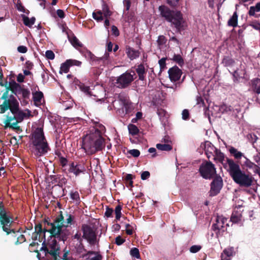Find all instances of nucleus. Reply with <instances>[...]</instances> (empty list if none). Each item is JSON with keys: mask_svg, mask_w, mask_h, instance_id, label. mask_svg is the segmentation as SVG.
Masks as SVG:
<instances>
[{"mask_svg": "<svg viewBox=\"0 0 260 260\" xmlns=\"http://www.w3.org/2000/svg\"><path fill=\"white\" fill-rule=\"evenodd\" d=\"M125 228V231L127 235H132L133 234V228L129 224H126Z\"/></svg>", "mask_w": 260, "mask_h": 260, "instance_id": "nucleus-54", "label": "nucleus"}, {"mask_svg": "<svg viewBox=\"0 0 260 260\" xmlns=\"http://www.w3.org/2000/svg\"><path fill=\"white\" fill-rule=\"evenodd\" d=\"M60 224L61 225L53 223V222L52 223H50V225L51 224V227L49 231L50 234L49 238L55 239L57 238L59 241L64 242L68 239L70 232L67 229H62L63 228H64L62 221Z\"/></svg>", "mask_w": 260, "mask_h": 260, "instance_id": "nucleus-8", "label": "nucleus"}, {"mask_svg": "<svg viewBox=\"0 0 260 260\" xmlns=\"http://www.w3.org/2000/svg\"><path fill=\"white\" fill-rule=\"evenodd\" d=\"M254 161L257 163V165H260V153L254 155L253 157Z\"/></svg>", "mask_w": 260, "mask_h": 260, "instance_id": "nucleus-64", "label": "nucleus"}, {"mask_svg": "<svg viewBox=\"0 0 260 260\" xmlns=\"http://www.w3.org/2000/svg\"><path fill=\"white\" fill-rule=\"evenodd\" d=\"M228 25L235 27L238 25V15L236 12H234L232 17L229 20Z\"/></svg>", "mask_w": 260, "mask_h": 260, "instance_id": "nucleus-30", "label": "nucleus"}, {"mask_svg": "<svg viewBox=\"0 0 260 260\" xmlns=\"http://www.w3.org/2000/svg\"><path fill=\"white\" fill-rule=\"evenodd\" d=\"M133 175L130 174H126L124 178L125 185L127 187H133Z\"/></svg>", "mask_w": 260, "mask_h": 260, "instance_id": "nucleus-37", "label": "nucleus"}, {"mask_svg": "<svg viewBox=\"0 0 260 260\" xmlns=\"http://www.w3.org/2000/svg\"><path fill=\"white\" fill-rule=\"evenodd\" d=\"M73 239H76L78 240V243L83 242V238L82 236H81V234L79 233V232H77L73 236Z\"/></svg>", "mask_w": 260, "mask_h": 260, "instance_id": "nucleus-58", "label": "nucleus"}, {"mask_svg": "<svg viewBox=\"0 0 260 260\" xmlns=\"http://www.w3.org/2000/svg\"><path fill=\"white\" fill-rule=\"evenodd\" d=\"M17 9L19 11L25 13L26 14L29 13V11L25 9V8L22 5V3L20 2L17 3Z\"/></svg>", "mask_w": 260, "mask_h": 260, "instance_id": "nucleus-51", "label": "nucleus"}, {"mask_svg": "<svg viewBox=\"0 0 260 260\" xmlns=\"http://www.w3.org/2000/svg\"><path fill=\"white\" fill-rule=\"evenodd\" d=\"M111 31L112 35L115 37H118L119 35V31L117 27L115 25H112L111 27Z\"/></svg>", "mask_w": 260, "mask_h": 260, "instance_id": "nucleus-62", "label": "nucleus"}, {"mask_svg": "<svg viewBox=\"0 0 260 260\" xmlns=\"http://www.w3.org/2000/svg\"><path fill=\"white\" fill-rule=\"evenodd\" d=\"M92 17L93 19L98 21H102L104 19L103 16V12L100 10L97 11L96 12H93Z\"/></svg>", "mask_w": 260, "mask_h": 260, "instance_id": "nucleus-43", "label": "nucleus"}, {"mask_svg": "<svg viewBox=\"0 0 260 260\" xmlns=\"http://www.w3.org/2000/svg\"><path fill=\"white\" fill-rule=\"evenodd\" d=\"M45 55L46 58L49 59H53L55 57L54 53L52 50L46 51Z\"/></svg>", "mask_w": 260, "mask_h": 260, "instance_id": "nucleus-60", "label": "nucleus"}, {"mask_svg": "<svg viewBox=\"0 0 260 260\" xmlns=\"http://www.w3.org/2000/svg\"><path fill=\"white\" fill-rule=\"evenodd\" d=\"M70 198L72 200L78 202V203H80V198L79 196V193L78 191H72L70 193Z\"/></svg>", "mask_w": 260, "mask_h": 260, "instance_id": "nucleus-46", "label": "nucleus"}, {"mask_svg": "<svg viewBox=\"0 0 260 260\" xmlns=\"http://www.w3.org/2000/svg\"><path fill=\"white\" fill-rule=\"evenodd\" d=\"M74 219V216L71 214L66 212L64 214H63L62 212L60 211H59V214L53 219L52 222H53V223H57L59 225H61L60 223L62 221L63 226L67 228L69 226V224L71 225L73 224Z\"/></svg>", "mask_w": 260, "mask_h": 260, "instance_id": "nucleus-12", "label": "nucleus"}, {"mask_svg": "<svg viewBox=\"0 0 260 260\" xmlns=\"http://www.w3.org/2000/svg\"><path fill=\"white\" fill-rule=\"evenodd\" d=\"M203 98L198 96L197 98V104H202L204 107V114L205 117H208L209 122L211 123L210 117V105L211 103L210 96V87L206 86L203 89Z\"/></svg>", "mask_w": 260, "mask_h": 260, "instance_id": "nucleus-9", "label": "nucleus"}, {"mask_svg": "<svg viewBox=\"0 0 260 260\" xmlns=\"http://www.w3.org/2000/svg\"><path fill=\"white\" fill-rule=\"evenodd\" d=\"M182 117L183 120H186L189 118V113L188 110L184 109L182 112Z\"/></svg>", "mask_w": 260, "mask_h": 260, "instance_id": "nucleus-57", "label": "nucleus"}, {"mask_svg": "<svg viewBox=\"0 0 260 260\" xmlns=\"http://www.w3.org/2000/svg\"><path fill=\"white\" fill-rule=\"evenodd\" d=\"M156 147L159 150L166 151H170L173 148L170 144H157Z\"/></svg>", "mask_w": 260, "mask_h": 260, "instance_id": "nucleus-33", "label": "nucleus"}, {"mask_svg": "<svg viewBox=\"0 0 260 260\" xmlns=\"http://www.w3.org/2000/svg\"><path fill=\"white\" fill-rule=\"evenodd\" d=\"M102 11L104 16L106 18L112 15V12L110 11L108 5L105 3H104L102 6Z\"/></svg>", "mask_w": 260, "mask_h": 260, "instance_id": "nucleus-40", "label": "nucleus"}, {"mask_svg": "<svg viewBox=\"0 0 260 260\" xmlns=\"http://www.w3.org/2000/svg\"><path fill=\"white\" fill-rule=\"evenodd\" d=\"M138 68L136 69L137 73L139 76V78L141 80H143L145 78L146 74L145 69L144 66H138Z\"/></svg>", "mask_w": 260, "mask_h": 260, "instance_id": "nucleus-35", "label": "nucleus"}, {"mask_svg": "<svg viewBox=\"0 0 260 260\" xmlns=\"http://www.w3.org/2000/svg\"><path fill=\"white\" fill-rule=\"evenodd\" d=\"M127 153H129L132 156H133L134 157H138L140 155V152L138 149H131L128 151H127Z\"/></svg>", "mask_w": 260, "mask_h": 260, "instance_id": "nucleus-49", "label": "nucleus"}, {"mask_svg": "<svg viewBox=\"0 0 260 260\" xmlns=\"http://www.w3.org/2000/svg\"><path fill=\"white\" fill-rule=\"evenodd\" d=\"M131 73L126 72L118 77L115 82V85L119 88H125L128 87L134 80V76L135 73L133 72Z\"/></svg>", "mask_w": 260, "mask_h": 260, "instance_id": "nucleus-11", "label": "nucleus"}, {"mask_svg": "<svg viewBox=\"0 0 260 260\" xmlns=\"http://www.w3.org/2000/svg\"><path fill=\"white\" fill-rule=\"evenodd\" d=\"M33 100L35 103H39L41 102L43 97V94L41 91H36L32 93Z\"/></svg>", "mask_w": 260, "mask_h": 260, "instance_id": "nucleus-36", "label": "nucleus"}, {"mask_svg": "<svg viewBox=\"0 0 260 260\" xmlns=\"http://www.w3.org/2000/svg\"><path fill=\"white\" fill-rule=\"evenodd\" d=\"M123 5L125 7L126 11H128L131 6V2L130 0H123Z\"/></svg>", "mask_w": 260, "mask_h": 260, "instance_id": "nucleus-63", "label": "nucleus"}, {"mask_svg": "<svg viewBox=\"0 0 260 260\" xmlns=\"http://www.w3.org/2000/svg\"><path fill=\"white\" fill-rule=\"evenodd\" d=\"M37 253V257L39 260H59L61 254L60 246L56 239L49 238L47 241L42 242L40 250H33Z\"/></svg>", "mask_w": 260, "mask_h": 260, "instance_id": "nucleus-2", "label": "nucleus"}, {"mask_svg": "<svg viewBox=\"0 0 260 260\" xmlns=\"http://www.w3.org/2000/svg\"><path fill=\"white\" fill-rule=\"evenodd\" d=\"M32 146L34 154L37 157L46 154L50 150L47 141L40 143L38 142L36 144H32Z\"/></svg>", "mask_w": 260, "mask_h": 260, "instance_id": "nucleus-14", "label": "nucleus"}, {"mask_svg": "<svg viewBox=\"0 0 260 260\" xmlns=\"http://www.w3.org/2000/svg\"><path fill=\"white\" fill-rule=\"evenodd\" d=\"M228 171L233 181L241 187H249L253 182L254 178L250 174L241 169L240 166L231 159H228Z\"/></svg>", "mask_w": 260, "mask_h": 260, "instance_id": "nucleus-3", "label": "nucleus"}, {"mask_svg": "<svg viewBox=\"0 0 260 260\" xmlns=\"http://www.w3.org/2000/svg\"><path fill=\"white\" fill-rule=\"evenodd\" d=\"M122 206L118 205L116 206L115 209V219L116 220H119L121 216Z\"/></svg>", "mask_w": 260, "mask_h": 260, "instance_id": "nucleus-44", "label": "nucleus"}, {"mask_svg": "<svg viewBox=\"0 0 260 260\" xmlns=\"http://www.w3.org/2000/svg\"><path fill=\"white\" fill-rule=\"evenodd\" d=\"M75 249L76 252L78 254H81L83 252H86V249L84 248L83 242L78 243L75 246Z\"/></svg>", "mask_w": 260, "mask_h": 260, "instance_id": "nucleus-42", "label": "nucleus"}, {"mask_svg": "<svg viewBox=\"0 0 260 260\" xmlns=\"http://www.w3.org/2000/svg\"><path fill=\"white\" fill-rule=\"evenodd\" d=\"M120 100L122 101L123 104V111H125V114H130L132 111L133 110V107L131 103L127 100H122L121 98H120Z\"/></svg>", "mask_w": 260, "mask_h": 260, "instance_id": "nucleus-27", "label": "nucleus"}, {"mask_svg": "<svg viewBox=\"0 0 260 260\" xmlns=\"http://www.w3.org/2000/svg\"><path fill=\"white\" fill-rule=\"evenodd\" d=\"M104 142L105 139L102 136L90 133L83 139L82 148L87 154H93L103 150Z\"/></svg>", "mask_w": 260, "mask_h": 260, "instance_id": "nucleus-5", "label": "nucleus"}, {"mask_svg": "<svg viewBox=\"0 0 260 260\" xmlns=\"http://www.w3.org/2000/svg\"><path fill=\"white\" fill-rule=\"evenodd\" d=\"M243 210H234L231 215V220L234 223H238L242 219V212Z\"/></svg>", "mask_w": 260, "mask_h": 260, "instance_id": "nucleus-26", "label": "nucleus"}, {"mask_svg": "<svg viewBox=\"0 0 260 260\" xmlns=\"http://www.w3.org/2000/svg\"><path fill=\"white\" fill-rule=\"evenodd\" d=\"M167 42V39L164 36H159L158 37L157 43L159 46H162L165 44Z\"/></svg>", "mask_w": 260, "mask_h": 260, "instance_id": "nucleus-50", "label": "nucleus"}, {"mask_svg": "<svg viewBox=\"0 0 260 260\" xmlns=\"http://www.w3.org/2000/svg\"><path fill=\"white\" fill-rule=\"evenodd\" d=\"M130 254L132 256L135 258H140V257L139 250L137 248L134 247L132 248L130 250Z\"/></svg>", "mask_w": 260, "mask_h": 260, "instance_id": "nucleus-47", "label": "nucleus"}, {"mask_svg": "<svg viewBox=\"0 0 260 260\" xmlns=\"http://www.w3.org/2000/svg\"><path fill=\"white\" fill-rule=\"evenodd\" d=\"M26 241L25 237L23 235H20L17 239L16 241L15 242V245H18L19 244L22 243Z\"/></svg>", "mask_w": 260, "mask_h": 260, "instance_id": "nucleus-55", "label": "nucleus"}, {"mask_svg": "<svg viewBox=\"0 0 260 260\" xmlns=\"http://www.w3.org/2000/svg\"><path fill=\"white\" fill-rule=\"evenodd\" d=\"M113 213V209L110 208L108 206H106V211L105 212V216L108 218L111 217L112 216Z\"/></svg>", "mask_w": 260, "mask_h": 260, "instance_id": "nucleus-53", "label": "nucleus"}, {"mask_svg": "<svg viewBox=\"0 0 260 260\" xmlns=\"http://www.w3.org/2000/svg\"><path fill=\"white\" fill-rule=\"evenodd\" d=\"M167 113V112L161 109V108H158L157 110V114L159 117L160 118H161L166 116V114Z\"/></svg>", "mask_w": 260, "mask_h": 260, "instance_id": "nucleus-59", "label": "nucleus"}, {"mask_svg": "<svg viewBox=\"0 0 260 260\" xmlns=\"http://www.w3.org/2000/svg\"><path fill=\"white\" fill-rule=\"evenodd\" d=\"M30 140L32 144L47 141L44 134L43 128H36L31 134Z\"/></svg>", "mask_w": 260, "mask_h": 260, "instance_id": "nucleus-16", "label": "nucleus"}, {"mask_svg": "<svg viewBox=\"0 0 260 260\" xmlns=\"http://www.w3.org/2000/svg\"><path fill=\"white\" fill-rule=\"evenodd\" d=\"M126 53L127 56L132 60L139 57L140 55V52L138 50H135L130 47L126 48Z\"/></svg>", "mask_w": 260, "mask_h": 260, "instance_id": "nucleus-25", "label": "nucleus"}, {"mask_svg": "<svg viewBox=\"0 0 260 260\" xmlns=\"http://www.w3.org/2000/svg\"><path fill=\"white\" fill-rule=\"evenodd\" d=\"M14 223L11 213L5 208L3 203L0 202V228L8 235L11 233L15 234L16 231L12 228Z\"/></svg>", "mask_w": 260, "mask_h": 260, "instance_id": "nucleus-6", "label": "nucleus"}, {"mask_svg": "<svg viewBox=\"0 0 260 260\" xmlns=\"http://www.w3.org/2000/svg\"><path fill=\"white\" fill-rule=\"evenodd\" d=\"M251 87L254 92L260 94V79L255 78L251 80Z\"/></svg>", "mask_w": 260, "mask_h": 260, "instance_id": "nucleus-28", "label": "nucleus"}, {"mask_svg": "<svg viewBox=\"0 0 260 260\" xmlns=\"http://www.w3.org/2000/svg\"><path fill=\"white\" fill-rule=\"evenodd\" d=\"M125 241V240L120 236H118L115 238V244L118 246L122 245Z\"/></svg>", "mask_w": 260, "mask_h": 260, "instance_id": "nucleus-56", "label": "nucleus"}, {"mask_svg": "<svg viewBox=\"0 0 260 260\" xmlns=\"http://www.w3.org/2000/svg\"><path fill=\"white\" fill-rule=\"evenodd\" d=\"M249 25L256 30H260V23L256 21L252 22Z\"/></svg>", "mask_w": 260, "mask_h": 260, "instance_id": "nucleus-61", "label": "nucleus"}, {"mask_svg": "<svg viewBox=\"0 0 260 260\" xmlns=\"http://www.w3.org/2000/svg\"><path fill=\"white\" fill-rule=\"evenodd\" d=\"M215 169L212 164V196L219 193L223 186V181L221 177L217 175H214Z\"/></svg>", "mask_w": 260, "mask_h": 260, "instance_id": "nucleus-13", "label": "nucleus"}, {"mask_svg": "<svg viewBox=\"0 0 260 260\" xmlns=\"http://www.w3.org/2000/svg\"><path fill=\"white\" fill-rule=\"evenodd\" d=\"M86 56L87 57L90 58V59L92 61L96 60L98 61L102 60V58L98 59L97 57L89 51H87Z\"/></svg>", "mask_w": 260, "mask_h": 260, "instance_id": "nucleus-48", "label": "nucleus"}, {"mask_svg": "<svg viewBox=\"0 0 260 260\" xmlns=\"http://www.w3.org/2000/svg\"><path fill=\"white\" fill-rule=\"evenodd\" d=\"M158 11L160 16L167 21L170 22L171 26L175 27L178 32L185 29L186 22L180 11L171 10L168 6L164 5L159 6Z\"/></svg>", "mask_w": 260, "mask_h": 260, "instance_id": "nucleus-4", "label": "nucleus"}, {"mask_svg": "<svg viewBox=\"0 0 260 260\" xmlns=\"http://www.w3.org/2000/svg\"><path fill=\"white\" fill-rule=\"evenodd\" d=\"M79 89L87 95H91L90 88L88 86H86L84 84L80 82L78 84Z\"/></svg>", "mask_w": 260, "mask_h": 260, "instance_id": "nucleus-41", "label": "nucleus"}, {"mask_svg": "<svg viewBox=\"0 0 260 260\" xmlns=\"http://www.w3.org/2000/svg\"><path fill=\"white\" fill-rule=\"evenodd\" d=\"M244 158L246 159L244 162V165L245 167L248 169H252L255 173L260 174V167L258 165L252 162L246 157L244 156Z\"/></svg>", "mask_w": 260, "mask_h": 260, "instance_id": "nucleus-23", "label": "nucleus"}, {"mask_svg": "<svg viewBox=\"0 0 260 260\" xmlns=\"http://www.w3.org/2000/svg\"><path fill=\"white\" fill-rule=\"evenodd\" d=\"M68 171L69 173H73L77 176L81 173H84L85 171V169L83 165L72 162L70 164Z\"/></svg>", "mask_w": 260, "mask_h": 260, "instance_id": "nucleus-20", "label": "nucleus"}, {"mask_svg": "<svg viewBox=\"0 0 260 260\" xmlns=\"http://www.w3.org/2000/svg\"><path fill=\"white\" fill-rule=\"evenodd\" d=\"M50 223H52V221L49 217L44 218L41 222L36 223L34 227L35 232L32 234L31 239L34 241L38 240L40 242L47 241L45 234L46 232L49 233L51 227Z\"/></svg>", "mask_w": 260, "mask_h": 260, "instance_id": "nucleus-7", "label": "nucleus"}, {"mask_svg": "<svg viewBox=\"0 0 260 260\" xmlns=\"http://www.w3.org/2000/svg\"><path fill=\"white\" fill-rule=\"evenodd\" d=\"M229 72L233 74V76L237 79L243 78L245 77V71L243 66H230Z\"/></svg>", "mask_w": 260, "mask_h": 260, "instance_id": "nucleus-19", "label": "nucleus"}, {"mask_svg": "<svg viewBox=\"0 0 260 260\" xmlns=\"http://www.w3.org/2000/svg\"><path fill=\"white\" fill-rule=\"evenodd\" d=\"M81 62L74 59H67L60 65H80Z\"/></svg>", "mask_w": 260, "mask_h": 260, "instance_id": "nucleus-45", "label": "nucleus"}, {"mask_svg": "<svg viewBox=\"0 0 260 260\" xmlns=\"http://www.w3.org/2000/svg\"><path fill=\"white\" fill-rule=\"evenodd\" d=\"M127 127L129 134L133 136L137 135L140 132L138 127L134 124H129Z\"/></svg>", "mask_w": 260, "mask_h": 260, "instance_id": "nucleus-34", "label": "nucleus"}, {"mask_svg": "<svg viewBox=\"0 0 260 260\" xmlns=\"http://www.w3.org/2000/svg\"><path fill=\"white\" fill-rule=\"evenodd\" d=\"M69 40L71 42V44L76 48H78L79 47H82L83 46V44L75 36H73L72 38H69Z\"/></svg>", "mask_w": 260, "mask_h": 260, "instance_id": "nucleus-31", "label": "nucleus"}, {"mask_svg": "<svg viewBox=\"0 0 260 260\" xmlns=\"http://www.w3.org/2000/svg\"><path fill=\"white\" fill-rule=\"evenodd\" d=\"M202 248L200 245H194L190 247L189 251L191 253H196L199 251Z\"/></svg>", "mask_w": 260, "mask_h": 260, "instance_id": "nucleus-52", "label": "nucleus"}, {"mask_svg": "<svg viewBox=\"0 0 260 260\" xmlns=\"http://www.w3.org/2000/svg\"><path fill=\"white\" fill-rule=\"evenodd\" d=\"M93 124L94 125L92 129L90 130V133L102 136V135L106 131L105 127L99 122H94Z\"/></svg>", "mask_w": 260, "mask_h": 260, "instance_id": "nucleus-21", "label": "nucleus"}, {"mask_svg": "<svg viewBox=\"0 0 260 260\" xmlns=\"http://www.w3.org/2000/svg\"><path fill=\"white\" fill-rule=\"evenodd\" d=\"M83 232L82 238L85 239L89 244L94 245L97 241L96 229L87 224H83L81 226Z\"/></svg>", "mask_w": 260, "mask_h": 260, "instance_id": "nucleus-10", "label": "nucleus"}, {"mask_svg": "<svg viewBox=\"0 0 260 260\" xmlns=\"http://www.w3.org/2000/svg\"><path fill=\"white\" fill-rule=\"evenodd\" d=\"M169 77L172 82H175L178 81L182 74L181 69L177 66H173L168 71Z\"/></svg>", "mask_w": 260, "mask_h": 260, "instance_id": "nucleus-18", "label": "nucleus"}, {"mask_svg": "<svg viewBox=\"0 0 260 260\" xmlns=\"http://www.w3.org/2000/svg\"><path fill=\"white\" fill-rule=\"evenodd\" d=\"M22 20L24 24L29 27H31L32 25L34 24L36 18L35 17H32L29 18L28 17L24 15H22Z\"/></svg>", "mask_w": 260, "mask_h": 260, "instance_id": "nucleus-29", "label": "nucleus"}, {"mask_svg": "<svg viewBox=\"0 0 260 260\" xmlns=\"http://www.w3.org/2000/svg\"><path fill=\"white\" fill-rule=\"evenodd\" d=\"M54 177L58 178V186L60 187H62L63 185L67 183V178L61 175H57V176H54Z\"/></svg>", "mask_w": 260, "mask_h": 260, "instance_id": "nucleus-38", "label": "nucleus"}, {"mask_svg": "<svg viewBox=\"0 0 260 260\" xmlns=\"http://www.w3.org/2000/svg\"><path fill=\"white\" fill-rule=\"evenodd\" d=\"M211 143L209 141H206L204 143L201 144L200 147L198 149V151L202 154L203 152H205L207 157L209 158L211 152L209 151V148L211 147Z\"/></svg>", "mask_w": 260, "mask_h": 260, "instance_id": "nucleus-22", "label": "nucleus"}, {"mask_svg": "<svg viewBox=\"0 0 260 260\" xmlns=\"http://www.w3.org/2000/svg\"><path fill=\"white\" fill-rule=\"evenodd\" d=\"M226 219L222 216H217L215 218V223L212 225L213 230L217 237L221 235L225 230V222Z\"/></svg>", "mask_w": 260, "mask_h": 260, "instance_id": "nucleus-15", "label": "nucleus"}, {"mask_svg": "<svg viewBox=\"0 0 260 260\" xmlns=\"http://www.w3.org/2000/svg\"><path fill=\"white\" fill-rule=\"evenodd\" d=\"M199 172L204 178L210 179L211 178V162L209 161L202 164Z\"/></svg>", "mask_w": 260, "mask_h": 260, "instance_id": "nucleus-17", "label": "nucleus"}, {"mask_svg": "<svg viewBox=\"0 0 260 260\" xmlns=\"http://www.w3.org/2000/svg\"><path fill=\"white\" fill-rule=\"evenodd\" d=\"M0 85L6 87V91L1 97L4 102L0 105V113H4L9 109L11 112L6 115L4 123L6 127L21 132L22 129L17 124L23 120L26 114L19 109V102L13 95H9V92L11 91L16 95L23 105L28 104L30 92L28 89L25 88L23 85L17 83L11 78H10L9 82L6 80L4 83L1 81Z\"/></svg>", "mask_w": 260, "mask_h": 260, "instance_id": "nucleus-1", "label": "nucleus"}, {"mask_svg": "<svg viewBox=\"0 0 260 260\" xmlns=\"http://www.w3.org/2000/svg\"><path fill=\"white\" fill-rule=\"evenodd\" d=\"M171 59L179 65H183L184 64V60L179 54H174Z\"/></svg>", "mask_w": 260, "mask_h": 260, "instance_id": "nucleus-39", "label": "nucleus"}, {"mask_svg": "<svg viewBox=\"0 0 260 260\" xmlns=\"http://www.w3.org/2000/svg\"><path fill=\"white\" fill-rule=\"evenodd\" d=\"M229 151L236 159H240L242 156L244 157L243 154L241 152L238 151L237 149L233 147L230 148Z\"/></svg>", "mask_w": 260, "mask_h": 260, "instance_id": "nucleus-32", "label": "nucleus"}, {"mask_svg": "<svg viewBox=\"0 0 260 260\" xmlns=\"http://www.w3.org/2000/svg\"><path fill=\"white\" fill-rule=\"evenodd\" d=\"M234 253L233 247H229L225 249L221 253V260H231Z\"/></svg>", "mask_w": 260, "mask_h": 260, "instance_id": "nucleus-24", "label": "nucleus"}]
</instances>
